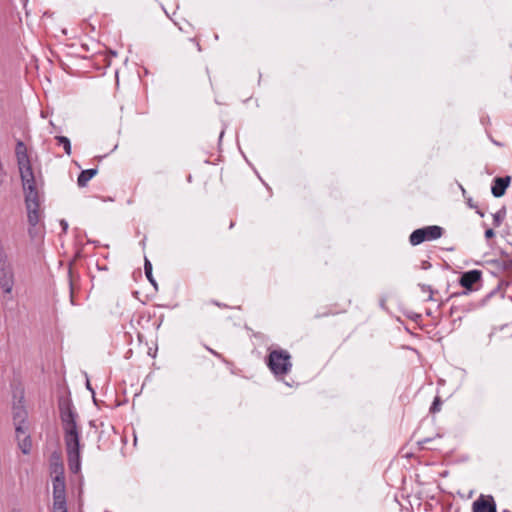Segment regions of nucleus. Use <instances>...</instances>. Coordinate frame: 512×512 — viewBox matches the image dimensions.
Here are the masks:
<instances>
[{"instance_id":"nucleus-1","label":"nucleus","mask_w":512,"mask_h":512,"mask_svg":"<svg viewBox=\"0 0 512 512\" xmlns=\"http://www.w3.org/2000/svg\"><path fill=\"white\" fill-rule=\"evenodd\" d=\"M59 413L63 430V440L67 454L69 470L77 474L81 470V426L79 415L68 399L59 402Z\"/></svg>"},{"instance_id":"nucleus-2","label":"nucleus","mask_w":512,"mask_h":512,"mask_svg":"<svg viewBox=\"0 0 512 512\" xmlns=\"http://www.w3.org/2000/svg\"><path fill=\"white\" fill-rule=\"evenodd\" d=\"M25 192V203L29 222V234L35 238L41 234L39 225L41 221L40 194L36 182L22 184Z\"/></svg>"},{"instance_id":"nucleus-3","label":"nucleus","mask_w":512,"mask_h":512,"mask_svg":"<svg viewBox=\"0 0 512 512\" xmlns=\"http://www.w3.org/2000/svg\"><path fill=\"white\" fill-rule=\"evenodd\" d=\"M267 366L276 377H284L292 368L290 353L283 349L272 350L268 355Z\"/></svg>"},{"instance_id":"nucleus-4","label":"nucleus","mask_w":512,"mask_h":512,"mask_svg":"<svg viewBox=\"0 0 512 512\" xmlns=\"http://www.w3.org/2000/svg\"><path fill=\"white\" fill-rule=\"evenodd\" d=\"M53 478V506L52 512H67L66 484L63 467L60 465L55 469Z\"/></svg>"},{"instance_id":"nucleus-5","label":"nucleus","mask_w":512,"mask_h":512,"mask_svg":"<svg viewBox=\"0 0 512 512\" xmlns=\"http://www.w3.org/2000/svg\"><path fill=\"white\" fill-rule=\"evenodd\" d=\"M15 155L17 159L22 184L36 182L28 150L24 142L20 140L17 141L15 147Z\"/></svg>"},{"instance_id":"nucleus-6","label":"nucleus","mask_w":512,"mask_h":512,"mask_svg":"<svg viewBox=\"0 0 512 512\" xmlns=\"http://www.w3.org/2000/svg\"><path fill=\"white\" fill-rule=\"evenodd\" d=\"M15 283L13 265L7 253L0 249V287L5 294H11Z\"/></svg>"},{"instance_id":"nucleus-7","label":"nucleus","mask_w":512,"mask_h":512,"mask_svg":"<svg viewBox=\"0 0 512 512\" xmlns=\"http://www.w3.org/2000/svg\"><path fill=\"white\" fill-rule=\"evenodd\" d=\"M443 235V228L437 225L426 226L424 228L414 230L409 241L413 246L419 245L424 241H432Z\"/></svg>"},{"instance_id":"nucleus-8","label":"nucleus","mask_w":512,"mask_h":512,"mask_svg":"<svg viewBox=\"0 0 512 512\" xmlns=\"http://www.w3.org/2000/svg\"><path fill=\"white\" fill-rule=\"evenodd\" d=\"M28 413L23 406L22 399L18 401L13 407V421L15 425V432L23 433L26 428H29L27 423Z\"/></svg>"},{"instance_id":"nucleus-9","label":"nucleus","mask_w":512,"mask_h":512,"mask_svg":"<svg viewBox=\"0 0 512 512\" xmlns=\"http://www.w3.org/2000/svg\"><path fill=\"white\" fill-rule=\"evenodd\" d=\"M510 182V176L495 178L491 189L493 196L497 198L502 197L505 194V191Z\"/></svg>"},{"instance_id":"nucleus-10","label":"nucleus","mask_w":512,"mask_h":512,"mask_svg":"<svg viewBox=\"0 0 512 512\" xmlns=\"http://www.w3.org/2000/svg\"><path fill=\"white\" fill-rule=\"evenodd\" d=\"M481 275L482 273L479 270L465 272L460 278V284L467 289H471L475 283L480 281Z\"/></svg>"},{"instance_id":"nucleus-11","label":"nucleus","mask_w":512,"mask_h":512,"mask_svg":"<svg viewBox=\"0 0 512 512\" xmlns=\"http://www.w3.org/2000/svg\"><path fill=\"white\" fill-rule=\"evenodd\" d=\"M28 431H29V428H26L25 432H23V433L16 432L18 446L21 449L23 454H29L31 451V447H32V442H31V438H30Z\"/></svg>"},{"instance_id":"nucleus-12","label":"nucleus","mask_w":512,"mask_h":512,"mask_svg":"<svg viewBox=\"0 0 512 512\" xmlns=\"http://www.w3.org/2000/svg\"><path fill=\"white\" fill-rule=\"evenodd\" d=\"M473 512H496V507L493 502L478 499L473 503Z\"/></svg>"},{"instance_id":"nucleus-13","label":"nucleus","mask_w":512,"mask_h":512,"mask_svg":"<svg viewBox=\"0 0 512 512\" xmlns=\"http://www.w3.org/2000/svg\"><path fill=\"white\" fill-rule=\"evenodd\" d=\"M97 174V169L83 170L77 179V183L80 187H85L88 182Z\"/></svg>"},{"instance_id":"nucleus-14","label":"nucleus","mask_w":512,"mask_h":512,"mask_svg":"<svg viewBox=\"0 0 512 512\" xmlns=\"http://www.w3.org/2000/svg\"><path fill=\"white\" fill-rule=\"evenodd\" d=\"M56 140L59 145L63 146V149L67 155L71 154V143L70 140L65 136H56Z\"/></svg>"},{"instance_id":"nucleus-15","label":"nucleus","mask_w":512,"mask_h":512,"mask_svg":"<svg viewBox=\"0 0 512 512\" xmlns=\"http://www.w3.org/2000/svg\"><path fill=\"white\" fill-rule=\"evenodd\" d=\"M144 270H145V274H146L147 279L154 286H156V283H155V281H154V279L152 277V265H151L150 261H148L147 259L145 260Z\"/></svg>"},{"instance_id":"nucleus-16","label":"nucleus","mask_w":512,"mask_h":512,"mask_svg":"<svg viewBox=\"0 0 512 512\" xmlns=\"http://www.w3.org/2000/svg\"><path fill=\"white\" fill-rule=\"evenodd\" d=\"M504 215H505V213L502 212V211H499V212H497V213H495L493 215V217H494V224L496 226H499L502 223V221L504 219Z\"/></svg>"},{"instance_id":"nucleus-17","label":"nucleus","mask_w":512,"mask_h":512,"mask_svg":"<svg viewBox=\"0 0 512 512\" xmlns=\"http://www.w3.org/2000/svg\"><path fill=\"white\" fill-rule=\"evenodd\" d=\"M440 405H441V403H440V399H439V397H436V398L434 399V402H433L432 406H431V411H432V412H437V411H439V410H440Z\"/></svg>"},{"instance_id":"nucleus-18","label":"nucleus","mask_w":512,"mask_h":512,"mask_svg":"<svg viewBox=\"0 0 512 512\" xmlns=\"http://www.w3.org/2000/svg\"><path fill=\"white\" fill-rule=\"evenodd\" d=\"M494 235H495V233H494L493 229H487L485 231V237L486 238H492Z\"/></svg>"},{"instance_id":"nucleus-19","label":"nucleus","mask_w":512,"mask_h":512,"mask_svg":"<svg viewBox=\"0 0 512 512\" xmlns=\"http://www.w3.org/2000/svg\"><path fill=\"white\" fill-rule=\"evenodd\" d=\"M505 267L507 270H512V260H509L508 264Z\"/></svg>"},{"instance_id":"nucleus-20","label":"nucleus","mask_w":512,"mask_h":512,"mask_svg":"<svg viewBox=\"0 0 512 512\" xmlns=\"http://www.w3.org/2000/svg\"><path fill=\"white\" fill-rule=\"evenodd\" d=\"M212 354L216 355V356H219L217 352H215L214 350L212 349H208Z\"/></svg>"},{"instance_id":"nucleus-21","label":"nucleus","mask_w":512,"mask_h":512,"mask_svg":"<svg viewBox=\"0 0 512 512\" xmlns=\"http://www.w3.org/2000/svg\"><path fill=\"white\" fill-rule=\"evenodd\" d=\"M87 388H88V389H90V390H92V389H91V387H90V383H89V381L87 382Z\"/></svg>"},{"instance_id":"nucleus-22","label":"nucleus","mask_w":512,"mask_h":512,"mask_svg":"<svg viewBox=\"0 0 512 512\" xmlns=\"http://www.w3.org/2000/svg\"><path fill=\"white\" fill-rule=\"evenodd\" d=\"M11 512H21V511L18 509H13Z\"/></svg>"}]
</instances>
